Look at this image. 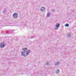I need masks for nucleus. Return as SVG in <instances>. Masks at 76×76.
Masks as SVG:
<instances>
[{
    "instance_id": "obj_3",
    "label": "nucleus",
    "mask_w": 76,
    "mask_h": 76,
    "mask_svg": "<svg viewBox=\"0 0 76 76\" xmlns=\"http://www.w3.org/2000/svg\"><path fill=\"white\" fill-rule=\"evenodd\" d=\"M5 47V45H4V42L1 43L0 47V48H4Z\"/></svg>"
},
{
    "instance_id": "obj_13",
    "label": "nucleus",
    "mask_w": 76,
    "mask_h": 76,
    "mask_svg": "<svg viewBox=\"0 0 76 76\" xmlns=\"http://www.w3.org/2000/svg\"><path fill=\"white\" fill-rule=\"evenodd\" d=\"M46 64L47 65H50V63L48 62H46Z\"/></svg>"
},
{
    "instance_id": "obj_8",
    "label": "nucleus",
    "mask_w": 76,
    "mask_h": 76,
    "mask_svg": "<svg viewBox=\"0 0 76 76\" xmlns=\"http://www.w3.org/2000/svg\"><path fill=\"white\" fill-rule=\"evenodd\" d=\"M3 12L4 13H6V9H4V10L3 11Z\"/></svg>"
},
{
    "instance_id": "obj_7",
    "label": "nucleus",
    "mask_w": 76,
    "mask_h": 76,
    "mask_svg": "<svg viewBox=\"0 0 76 76\" xmlns=\"http://www.w3.org/2000/svg\"><path fill=\"white\" fill-rule=\"evenodd\" d=\"M59 72H60V70H57L56 72V74H58Z\"/></svg>"
},
{
    "instance_id": "obj_6",
    "label": "nucleus",
    "mask_w": 76,
    "mask_h": 76,
    "mask_svg": "<svg viewBox=\"0 0 76 76\" xmlns=\"http://www.w3.org/2000/svg\"><path fill=\"white\" fill-rule=\"evenodd\" d=\"M45 10V7H42L40 9V10H41V11H44Z\"/></svg>"
},
{
    "instance_id": "obj_11",
    "label": "nucleus",
    "mask_w": 76,
    "mask_h": 76,
    "mask_svg": "<svg viewBox=\"0 0 76 76\" xmlns=\"http://www.w3.org/2000/svg\"><path fill=\"white\" fill-rule=\"evenodd\" d=\"M13 31H15V30H11V31H10L9 32H13Z\"/></svg>"
},
{
    "instance_id": "obj_2",
    "label": "nucleus",
    "mask_w": 76,
    "mask_h": 76,
    "mask_svg": "<svg viewBox=\"0 0 76 76\" xmlns=\"http://www.w3.org/2000/svg\"><path fill=\"white\" fill-rule=\"evenodd\" d=\"M13 18L14 19H17L18 17V13H15L13 14Z\"/></svg>"
},
{
    "instance_id": "obj_1",
    "label": "nucleus",
    "mask_w": 76,
    "mask_h": 76,
    "mask_svg": "<svg viewBox=\"0 0 76 76\" xmlns=\"http://www.w3.org/2000/svg\"><path fill=\"white\" fill-rule=\"evenodd\" d=\"M28 50L27 48H24L23 49V50L24 51H22L21 53V55L22 56H23V57H26L28 55H29V53H31V50H28Z\"/></svg>"
},
{
    "instance_id": "obj_14",
    "label": "nucleus",
    "mask_w": 76,
    "mask_h": 76,
    "mask_svg": "<svg viewBox=\"0 0 76 76\" xmlns=\"http://www.w3.org/2000/svg\"><path fill=\"white\" fill-rule=\"evenodd\" d=\"M54 10H55L54 9H53V10H52V12H54Z\"/></svg>"
},
{
    "instance_id": "obj_10",
    "label": "nucleus",
    "mask_w": 76,
    "mask_h": 76,
    "mask_svg": "<svg viewBox=\"0 0 76 76\" xmlns=\"http://www.w3.org/2000/svg\"><path fill=\"white\" fill-rule=\"evenodd\" d=\"M65 26H66V27H68V26H69V24L68 23H66L65 25Z\"/></svg>"
},
{
    "instance_id": "obj_9",
    "label": "nucleus",
    "mask_w": 76,
    "mask_h": 76,
    "mask_svg": "<svg viewBox=\"0 0 76 76\" xmlns=\"http://www.w3.org/2000/svg\"><path fill=\"white\" fill-rule=\"evenodd\" d=\"M50 15H51V14H50V12H48L47 14V16L48 17H50Z\"/></svg>"
},
{
    "instance_id": "obj_5",
    "label": "nucleus",
    "mask_w": 76,
    "mask_h": 76,
    "mask_svg": "<svg viewBox=\"0 0 76 76\" xmlns=\"http://www.w3.org/2000/svg\"><path fill=\"white\" fill-rule=\"evenodd\" d=\"M60 23H57V24L56 25V26L57 28H58L60 26Z\"/></svg>"
},
{
    "instance_id": "obj_16",
    "label": "nucleus",
    "mask_w": 76,
    "mask_h": 76,
    "mask_svg": "<svg viewBox=\"0 0 76 76\" xmlns=\"http://www.w3.org/2000/svg\"><path fill=\"white\" fill-rule=\"evenodd\" d=\"M10 34H12L11 33H10Z\"/></svg>"
},
{
    "instance_id": "obj_12",
    "label": "nucleus",
    "mask_w": 76,
    "mask_h": 76,
    "mask_svg": "<svg viewBox=\"0 0 76 76\" xmlns=\"http://www.w3.org/2000/svg\"><path fill=\"white\" fill-rule=\"evenodd\" d=\"M68 37H70V34L69 33L68 34Z\"/></svg>"
},
{
    "instance_id": "obj_4",
    "label": "nucleus",
    "mask_w": 76,
    "mask_h": 76,
    "mask_svg": "<svg viewBox=\"0 0 76 76\" xmlns=\"http://www.w3.org/2000/svg\"><path fill=\"white\" fill-rule=\"evenodd\" d=\"M60 64V62L59 61L58 62H56L55 64V65L56 66H58L59 65V64Z\"/></svg>"
},
{
    "instance_id": "obj_15",
    "label": "nucleus",
    "mask_w": 76,
    "mask_h": 76,
    "mask_svg": "<svg viewBox=\"0 0 76 76\" xmlns=\"http://www.w3.org/2000/svg\"><path fill=\"white\" fill-rule=\"evenodd\" d=\"M16 41H18V39L17 38H16Z\"/></svg>"
}]
</instances>
